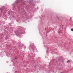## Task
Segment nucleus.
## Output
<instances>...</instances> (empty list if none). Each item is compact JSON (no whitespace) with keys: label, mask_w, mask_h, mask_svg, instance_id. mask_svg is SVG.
<instances>
[{"label":"nucleus","mask_w":73,"mask_h":73,"mask_svg":"<svg viewBox=\"0 0 73 73\" xmlns=\"http://www.w3.org/2000/svg\"><path fill=\"white\" fill-rule=\"evenodd\" d=\"M22 32H20L19 31H17L16 32V35L17 36H20L21 35H22Z\"/></svg>","instance_id":"1"},{"label":"nucleus","mask_w":73,"mask_h":73,"mask_svg":"<svg viewBox=\"0 0 73 73\" xmlns=\"http://www.w3.org/2000/svg\"><path fill=\"white\" fill-rule=\"evenodd\" d=\"M70 62V61L69 60H68L67 61V63H68V62Z\"/></svg>","instance_id":"2"},{"label":"nucleus","mask_w":73,"mask_h":73,"mask_svg":"<svg viewBox=\"0 0 73 73\" xmlns=\"http://www.w3.org/2000/svg\"><path fill=\"white\" fill-rule=\"evenodd\" d=\"M71 31H73V29H71Z\"/></svg>","instance_id":"3"},{"label":"nucleus","mask_w":73,"mask_h":73,"mask_svg":"<svg viewBox=\"0 0 73 73\" xmlns=\"http://www.w3.org/2000/svg\"><path fill=\"white\" fill-rule=\"evenodd\" d=\"M15 59H16V58H15Z\"/></svg>","instance_id":"4"}]
</instances>
